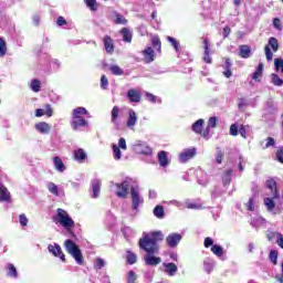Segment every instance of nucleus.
<instances>
[{
  "mask_svg": "<svg viewBox=\"0 0 283 283\" xmlns=\"http://www.w3.org/2000/svg\"><path fill=\"white\" fill-rule=\"evenodd\" d=\"M165 240V234L163 231H153L149 234H145L143 238L139 239L138 245L142 251L146 253H159L160 245L158 242H163Z\"/></svg>",
  "mask_w": 283,
  "mask_h": 283,
  "instance_id": "obj_1",
  "label": "nucleus"
},
{
  "mask_svg": "<svg viewBox=\"0 0 283 283\" xmlns=\"http://www.w3.org/2000/svg\"><path fill=\"white\" fill-rule=\"evenodd\" d=\"M53 222L61 224L69 232L75 227L74 219L62 208L56 209V214L53 216Z\"/></svg>",
  "mask_w": 283,
  "mask_h": 283,
  "instance_id": "obj_2",
  "label": "nucleus"
},
{
  "mask_svg": "<svg viewBox=\"0 0 283 283\" xmlns=\"http://www.w3.org/2000/svg\"><path fill=\"white\" fill-rule=\"evenodd\" d=\"M64 249L65 251L69 252L70 255H72V258L75 260L76 264H78L80 266H83V264H85V259L83 258V252H81V248H78V245L67 239L64 241Z\"/></svg>",
  "mask_w": 283,
  "mask_h": 283,
  "instance_id": "obj_3",
  "label": "nucleus"
},
{
  "mask_svg": "<svg viewBox=\"0 0 283 283\" xmlns=\"http://www.w3.org/2000/svg\"><path fill=\"white\" fill-rule=\"evenodd\" d=\"M277 52L280 50V42L275 38H269L268 45L264 46L265 59L266 61H273V52Z\"/></svg>",
  "mask_w": 283,
  "mask_h": 283,
  "instance_id": "obj_4",
  "label": "nucleus"
},
{
  "mask_svg": "<svg viewBox=\"0 0 283 283\" xmlns=\"http://www.w3.org/2000/svg\"><path fill=\"white\" fill-rule=\"evenodd\" d=\"M133 149L136 154L144 155V156H151V147H149L147 144L137 142L133 145Z\"/></svg>",
  "mask_w": 283,
  "mask_h": 283,
  "instance_id": "obj_5",
  "label": "nucleus"
},
{
  "mask_svg": "<svg viewBox=\"0 0 283 283\" xmlns=\"http://www.w3.org/2000/svg\"><path fill=\"white\" fill-rule=\"evenodd\" d=\"M181 240H182V234H180V233H170L166 238V244L170 249H176V247H178V244H180Z\"/></svg>",
  "mask_w": 283,
  "mask_h": 283,
  "instance_id": "obj_6",
  "label": "nucleus"
},
{
  "mask_svg": "<svg viewBox=\"0 0 283 283\" xmlns=\"http://www.w3.org/2000/svg\"><path fill=\"white\" fill-rule=\"evenodd\" d=\"M48 251L49 253H52L54 258H60L62 262H65V253H63V250L61 249V245L59 243H54V245L49 244Z\"/></svg>",
  "mask_w": 283,
  "mask_h": 283,
  "instance_id": "obj_7",
  "label": "nucleus"
},
{
  "mask_svg": "<svg viewBox=\"0 0 283 283\" xmlns=\"http://www.w3.org/2000/svg\"><path fill=\"white\" fill-rule=\"evenodd\" d=\"M157 253H147L144 256V262L146 266H158L160 262H163V259L160 256H155Z\"/></svg>",
  "mask_w": 283,
  "mask_h": 283,
  "instance_id": "obj_8",
  "label": "nucleus"
},
{
  "mask_svg": "<svg viewBox=\"0 0 283 283\" xmlns=\"http://www.w3.org/2000/svg\"><path fill=\"white\" fill-rule=\"evenodd\" d=\"M117 191L116 196L117 198H127L129 195V182L123 181L122 184H116Z\"/></svg>",
  "mask_w": 283,
  "mask_h": 283,
  "instance_id": "obj_9",
  "label": "nucleus"
},
{
  "mask_svg": "<svg viewBox=\"0 0 283 283\" xmlns=\"http://www.w3.org/2000/svg\"><path fill=\"white\" fill-rule=\"evenodd\" d=\"M132 209L136 211L140 207V192L136 188H130Z\"/></svg>",
  "mask_w": 283,
  "mask_h": 283,
  "instance_id": "obj_10",
  "label": "nucleus"
},
{
  "mask_svg": "<svg viewBox=\"0 0 283 283\" xmlns=\"http://www.w3.org/2000/svg\"><path fill=\"white\" fill-rule=\"evenodd\" d=\"M142 54L144 56V63H154V61L156 60V53L154 52V49L151 46H148L144 51H142Z\"/></svg>",
  "mask_w": 283,
  "mask_h": 283,
  "instance_id": "obj_11",
  "label": "nucleus"
},
{
  "mask_svg": "<svg viewBox=\"0 0 283 283\" xmlns=\"http://www.w3.org/2000/svg\"><path fill=\"white\" fill-rule=\"evenodd\" d=\"M54 115V109H52V105L45 104V111L42 108L35 109V116L36 118H41V116H48V118H52Z\"/></svg>",
  "mask_w": 283,
  "mask_h": 283,
  "instance_id": "obj_12",
  "label": "nucleus"
},
{
  "mask_svg": "<svg viewBox=\"0 0 283 283\" xmlns=\"http://www.w3.org/2000/svg\"><path fill=\"white\" fill-rule=\"evenodd\" d=\"M265 187L272 191L273 198H280V190H277V181H275V179H268L265 181Z\"/></svg>",
  "mask_w": 283,
  "mask_h": 283,
  "instance_id": "obj_13",
  "label": "nucleus"
},
{
  "mask_svg": "<svg viewBox=\"0 0 283 283\" xmlns=\"http://www.w3.org/2000/svg\"><path fill=\"white\" fill-rule=\"evenodd\" d=\"M71 127L76 132V129H80V127H87V120H85V118L82 116H73Z\"/></svg>",
  "mask_w": 283,
  "mask_h": 283,
  "instance_id": "obj_14",
  "label": "nucleus"
},
{
  "mask_svg": "<svg viewBox=\"0 0 283 283\" xmlns=\"http://www.w3.org/2000/svg\"><path fill=\"white\" fill-rule=\"evenodd\" d=\"M0 202H12L8 187L0 182Z\"/></svg>",
  "mask_w": 283,
  "mask_h": 283,
  "instance_id": "obj_15",
  "label": "nucleus"
},
{
  "mask_svg": "<svg viewBox=\"0 0 283 283\" xmlns=\"http://www.w3.org/2000/svg\"><path fill=\"white\" fill-rule=\"evenodd\" d=\"M195 156L196 148H187L179 156L180 163H187V160H191V158H193Z\"/></svg>",
  "mask_w": 283,
  "mask_h": 283,
  "instance_id": "obj_16",
  "label": "nucleus"
},
{
  "mask_svg": "<svg viewBox=\"0 0 283 283\" xmlns=\"http://www.w3.org/2000/svg\"><path fill=\"white\" fill-rule=\"evenodd\" d=\"M127 98H129L130 103H140L143 95L140 94V92L130 88L127 92Z\"/></svg>",
  "mask_w": 283,
  "mask_h": 283,
  "instance_id": "obj_17",
  "label": "nucleus"
},
{
  "mask_svg": "<svg viewBox=\"0 0 283 283\" xmlns=\"http://www.w3.org/2000/svg\"><path fill=\"white\" fill-rule=\"evenodd\" d=\"M210 48H211V44L209 43V40L205 39L203 40V61L205 63H209L211 64L213 62V60L211 59V55H209V52H210Z\"/></svg>",
  "mask_w": 283,
  "mask_h": 283,
  "instance_id": "obj_18",
  "label": "nucleus"
},
{
  "mask_svg": "<svg viewBox=\"0 0 283 283\" xmlns=\"http://www.w3.org/2000/svg\"><path fill=\"white\" fill-rule=\"evenodd\" d=\"M34 127L40 134H50L52 132V126L45 122L36 123Z\"/></svg>",
  "mask_w": 283,
  "mask_h": 283,
  "instance_id": "obj_19",
  "label": "nucleus"
},
{
  "mask_svg": "<svg viewBox=\"0 0 283 283\" xmlns=\"http://www.w3.org/2000/svg\"><path fill=\"white\" fill-rule=\"evenodd\" d=\"M104 48L107 54H114V40H112V36L109 35L104 36Z\"/></svg>",
  "mask_w": 283,
  "mask_h": 283,
  "instance_id": "obj_20",
  "label": "nucleus"
},
{
  "mask_svg": "<svg viewBox=\"0 0 283 283\" xmlns=\"http://www.w3.org/2000/svg\"><path fill=\"white\" fill-rule=\"evenodd\" d=\"M165 273H167V275H169L170 277H174V275H176V273H178V265H176V263H165Z\"/></svg>",
  "mask_w": 283,
  "mask_h": 283,
  "instance_id": "obj_21",
  "label": "nucleus"
},
{
  "mask_svg": "<svg viewBox=\"0 0 283 283\" xmlns=\"http://www.w3.org/2000/svg\"><path fill=\"white\" fill-rule=\"evenodd\" d=\"M239 56L241 59H249L251 56V46L242 44L239 46Z\"/></svg>",
  "mask_w": 283,
  "mask_h": 283,
  "instance_id": "obj_22",
  "label": "nucleus"
},
{
  "mask_svg": "<svg viewBox=\"0 0 283 283\" xmlns=\"http://www.w3.org/2000/svg\"><path fill=\"white\" fill-rule=\"evenodd\" d=\"M150 41L153 48H157V52H163V42L160 41V36L150 34Z\"/></svg>",
  "mask_w": 283,
  "mask_h": 283,
  "instance_id": "obj_23",
  "label": "nucleus"
},
{
  "mask_svg": "<svg viewBox=\"0 0 283 283\" xmlns=\"http://www.w3.org/2000/svg\"><path fill=\"white\" fill-rule=\"evenodd\" d=\"M231 180H233V169H228L224 171L222 177L223 187H228V185H231Z\"/></svg>",
  "mask_w": 283,
  "mask_h": 283,
  "instance_id": "obj_24",
  "label": "nucleus"
},
{
  "mask_svg": "<svg viewBox=\"0 0 283 283\" xmlns=\"http://www.w3.org/2000/svg\"><path fill=\"white\" fill-rule=\"evenodd\" d=\"M53 165L56 171H60V174H63V171H65V164H63V159H61V157L59 156L54 157Z\"/></svg>",
  "mask_w": 283,
  "mask_h": 283,
  "instance_id": "obj_25",
  "label": "nucleus"
},
{
  "mask_svg": "<svg viewBox=\"0 0 283 283\" xmlns=\"http://www.w3.org/2000/svg\"><path fill=\"white\" fill-rule=\"evenodd\" d=\"M138 122V117L136 116V112L134 111H129L128 112V119H127V127H134V125H136V123Z\"/></svg>",
  "mask_w": 283,
  "mask_h": 283,
  "instance_id": "obj_26",
  "label": "nucleus"
},
{
  "mask_svg": "<svg viewBox=\"0 0 283 283\" xmlns=\"http://www.w3.org/2000/svg\"><path fill=\"white\" fill-rule=\"evenodd\" d=\"M7 275L8 277H13V279L19 277V272L17 271V266H14V264L9 263L7 265Z\"/></svg>",
  "mask_w": 283,
  "mask_h": 283,
  "instance_id": "obj_27",
  "label": "nucleus"
},
{
  "mask_svg": "<svg viewBox=\"0 0 283 283\" xmlns=\"http://www.w3.org/2000/svg\"><path fill=\"white\" fill-rule=\"evenodd\" d=\"M262 72H264V64L259 63L255 72L252 75V78L256 81V83H260V78H262Z\"/></svg>",
  "mask_w": 283,
  "mask_h": 283,
  "instance_id": "obj_28",
  "label": "nucleus"
},
{
  "mask_svg": "<svg viewBox=\"0 0 283 283\" xmlns=\"http://www.w3.org/2000/svg\"><path fill=\"white\" fill-rule=\"evenodd\" d=\"M205 125V119H198L197 122H195L191 126L192 132H195V134H202V126Z\"/></svg>",
  "mask_w": 283,
  "mask_h": 283,
  "instance_id": "obj_29",
  "label": "nucleus"
},
{
  "mask_svg": "<svg viewBox=\"0 0 283 283\" xmlns=\"http://www.w3.org/2000/svg\"><path fill=\"white\" fill-rule=\"evenodd\" d=\"M158 160H159L160 167H167V165H169V159L167 158V151H164V150L159 151Z\"/></svg>",
  "mask_w": 283,
  "mask_h": 283,
  "instance_id": "obj_30",
  "label": "nucleus"
},
{
  "mask_svg": "<svg viewBox=\"0 0 283 283\" xmlns=\"http://www.w3.org/2000/svg\"><path fill=\"white\" fill-rule=\"evenodd\" d=\"M92 189H93V198H98L101 195V180L95 179L92 182Z\"/></svg>",
  "mask_w": 283,
  "mask_h": 283,
  "instance_id": "obj_31",
  "label": "nucleus"
},
{
  "mask_svg": "<svg viewBox=\"0 0 283 283\" xmlns=\"http://www.w3.org/2000/svg\"><path fill=\"white\" fill-rule=\"evenodd\" d=\"M274 200H277V198H264L263 202L268 209V211H273V209H275V201Z\"/></svg>",
  "mask_w": 283,
  "mask_h": 283,
  "instance_id": "obj_32",
  "label": "nucleus"
},
{
  "mask_svg": "<svg viewBox=\"0 0 283 283\" xmlns=\"http://www.w3.org/2000/svg\"><path fill=\"white\" fill-rule=\"evenodd\" d=\"M74 158H75V160L83 161V160H85V158H87V154L85 153V150L83 148H80L74 151Z\"/></svg>",
  "mask_w": 283,
  "mask_h": 283,
  "instance_id": "obj_33",
  "label": "nucleus"
},
{
  "mask_svg": "<svg viewBox=\"0 0 283 283\" xmlns=\"http://www.w3.org/2000/svg\"><path fill=\"white\" fill-rule=\"evenodd\" d=\"M120 32L123 41H125V43H132V31H129L127 28H123Z\"/></svg>",
  "mask_w": 283,
  "mask_h": 283,
  "instance_id": "obj_34",
  "label": "nucleus"
},
{
  "mask_svg": "<svg viewBox=\"0 0 283 283\" xmlns=\"http://www.w3.org/2000/svg\"><path fill=\"white\" fill-rule=\"evenodd\" d=\"M126 262H127V264H130V265L136 264V262H137L136 253L128 250L126 252Z\"/></svg>",
  "mask_w": 283,
  "mask_h": 283,
  "instance_id": "obj_35",
  "label": "nucleus"
},
{
  "mask_svg": "<svg viewBox=\"0 0 283 283\" xmlns=\"http://www.w3.org/2000/svg\"><path fill=\"white\" fill-rule=\"evenodd\" d=\"M30 87L32 90V92L39 93L41 92V81L34 78L31 81L30 83Z\"/></svg>",
  "mask_w": 283,
  "mask_h": 283,
  "instance_id": "obj_36",
  "label": "nucleus"
},
{
  "mask_svg": "<svg viewBox=\"0 0 283 283\" xmlns=\"http://www.w3.org/2000/svg\"><path fill=\"white\" fill-rule=\"evenodd\" d=\"M271 80H272V83H273L276 87H282V85H283V80L280 78V75H279V74L272 73V74H271Z\"/></svg>",
  "mask_w": 283,
  "mask_h": 283,
  "instance_id": "obj_37",
  "label": "nucleus"
},
{
  "mask_svg": "<svg viewBox=\"0 0 283 283\" xmlns=\"http://www.w3.org/2000/svg\"><path fill=\"white\" fill-rule=\"evenodd\" d=\"M154 216L159 219L165 218V208L163 206H156L154 209Z\"/></svg>",
  "mask_w": 283,
  "mask_h": 283,
  "instance_id": "obj_38",
  "label": "nucleus"
},
{
  "mask_svg": "<svg viewBox=\"0 0 283 283\" xmlns=\"http://www.w3.org/2000/svg\"><path fill=\"white\" fill-rule=\"evenodd\" d=\"M211 252L214 255H218V258H222V255L224 254V250H222V248L218 244L211 247Z\"/></svg>",
  "mask_w": 283,
  "mask_h": 283,
  "instance_id": "obj_39",
  "label": "nucleus"
},
{
  "mask_svg": "<svg viewBox=\"0 0 283 283\" xmlns=\"http://www.w3.org/2000/svg\"><path fill=\"white\" fill-rule=\"evenodd\" d=\"M48 190L50 191V193H53V196H59V186H56V184L50 181L48 185Z\"/></svg>",
  "mask_w": 283,
  "mask_h": 283,
  "instance_id": "obj_40",
  "label": "nucleus"
},
{
  "mask_svg": "<svg viewBox=\"0 0 283 283\" xmlns=\"http://www.w3.org/2000/svg\"><path fill=\"white\" fill-rule=\"evenodd\" d=\"M109 71L112 72V74H114V76H123L124 74L123 69H120V66L118 65H112L109 67Z\"/></svg>",
  "mask_w": 283,
  "mask_h": 283,
  "instance_id": "obj_41",
  "label": "nucleus"
},
{
  "mask_svg": "<svg viewBox=\"0 0 283 283\" xmlns=\"http://www.w3.org/2000/svg\"><path fill=\"white\" fill-rule=\"evenodd\" d=\"M113 156L115 160H120L123 158V153L120 151V147L117 145H113Z\"/></svg>",
  "mask_w": 283,
  "mask_h": 283,
  "instance_id": "obj_42",
  "label": "nucleus"
},
{
  "mask_svg": "<svg viewBox=\"0 0 283 283\" xmlns=\"http://www.w3.org/2000/svg\"><path fill=\"white\" fill-rule=\"evenodd\" d=\"M8 52V45L6 44V40L0 38V57L6 56Z\"/></svg>",
  "mask_w": 283,
  "mask_h": 283,
  "instance_id": "obj_43",
  "label": "nucleus"
},
{
  "mask_svg": "<svg viewBox=\"0 0 283 283\" xmlns=\"http://www.w3.org/2000/svg\"><path fill=\"white\" fill-rule=\"evenodd\" d=\"M166 39L169 43H171V45L176 50V52H178L180 50V42H178V40H176L175 38H171L169 35Z\"/></svg>",
  "mask_w": 283,
  "mask_h": 283,
  "instance_id": "obj_44",
  "label": "nucleus"
},
{
  "mask_svg": "<svg viewBox=\"0 0 283 283\" xmlns=\"http://www.w3.org/2000/svg\"><path fill=\"white\" fill-rule=\"evenodd\" d=\"M85 3L92 12H96V10H98V4L96 3V0H85Z\"/></svg>",
  "mask_w": 283,
  "mask_h": 283,
  "instance_id": "obj_45",
  "label": "nucleus"
},
{
  "mask_svg": "<svg viewBox=\"0 0 283 283\" xmlns=\"http://www.w3.org/2000/svg\"><path fill=\"white\" fill-rule=\"evenodd\" d=\"M118 114H120V108L118 106H114L112 109V123H116Z\"/></svg>",
  "mask_w": 283,
  "mask_h": 283,
  "instance_id": "obj_46",
  "label": "nucleus"
},
{
  "mask_svg": "<svg viewBox=\"0 0 283 283\" xmlns=\"http://www.w3.org/2000/svg\"><path fill=\"white\" fill-rule=\"evenodd\" d=\"M85 114H87L85 107H77L73 111V116H85Z\"/></svg>",
  "mask_w": 283,
  "mask_h": 283,
  "instance_id": "obj_47",
  "label": "nucleus"
},
{
  "mask_svg": "<svg viewBox=\"0 0 283 283\" xmlns=\"http://www.w3.org/2000/svg\"><path fill=\"white\" fill-rule=\"evenodd\" d=\"M137 280L138 276L136 275V273L134 271H129L127 276V283H136Z\"/></svg>",
  "mask_w": 283,
  "mask_h": 283,
  "instance_id": "obj_48",
  "label": "nucleus"
},
{
  "mask_svg": "<svg viewBox=\"0 0 283 283\" xmlns=\"http://www.w3.org/2000/svg\"><path fill=\"white\" fill-rule=\"evenodd\" d=\"M276 160L283 165V146H280L279 149L276 150Z\"/></svg>",
  "mask_w": 283,
  "mask_h": 283,
  "instance_id": "obj_49",
  "label": "nucleus"
},
{
  "mask_svg": "<svg viewBox=\"0 0 283 283\" xmlns=\"http://www.w3.org/2000/svg\"><path fill=\"white\" fill-rule=\"evenodd\" d=\"M274 66H275L276 71L281 70V72L283 74V60L282 59H274Z\"/></svg>",
  "mask_w": 283,
  "mask_h": 283,
  "instance_id": "obj_50",
  "label": "nucleus"
},
{
  "mask_svg": "<svg viewBox=\"0 0 283 283\" xmlns=\"http://www.w3.org/2000/svg\"><path fill=\"white\" fill-rule=\"evenodd\" d=\"M270 262L273 264H277V251L276 250L270 251Z\"/></svg>",
  "mask_w": 283,
  "mask_h": 283,
  "instance_id": "obj_51",
  "label": "nucleus"
},
{
  "mask_svg": "<svg viewBox=\"0 0 283 283\" xmlns=\"http://www.w3.org/2000/svg\"><path fill=\"white\" fill-rule=\"evenodd\" d=\"M248 211H255V201L253 198H250L249 201L245 203Z\"/></svg>",
  "mask_w": 283,
  "mask_h": 283,
  "instance_id": "obj_52",
  "label": "nucleus"
},
{
  "mask_svg": "<svg viewBox=\"0 0 283 283\" xmlns=\"http://www.w3.org/2000/svg\"><path fill=\"white\" fill-rule=\"evenodd\" d=\"M108 85H109V81L107 80V76L102 75L101 76V87H102V90H107Z\"/></svg>",
  "mask_w": 283,
  "mask_h": 283,
  "instance_id": "obj_53",
  "label": "nucleus"
},
{
  "mask_svg": "<svg viewBox=\"0 0 283 283\" xmlns=\"http://www.w3.org/2000/svg\"><path fill=\"white\" fill-rule=\"evenodd\" d=\"M115 23H117L119 25H126L127 19H125V17H123L120 14H116Z\"/></svg>",
  "mask_w": 283,
  "mask_h": 283,
  "instance_id": "obj_54",
  "label": "nucleus"
},
{
  "mask_svg": "<svg viewBox=\"0 0 283 283\" xmlns=\"http://www.w3.org/2000/svg\"><path fill=\"white\" fill-rule=\"evenodd\" d=\"M265 140L266 144L264 149H269V147H275V139L273 137H268Z\"/></svg>",
  "mask_w": 283,
  "mask_h": 283,
  "instance_id": "obj_55",
  "label": "nucleus"
},
{
  "mask_svg": "<svg viewBox=\"0 0 283 283\" xmlns=\"http://www.w3.org/2000/svg\"><path fill=\"white\" fill-rule=\"evenodd\" d=\"M218 126V118L217 117H210L208 120V127L216 128Z\"/></svg>",
  "mask_w": 283,
  "mask_h": 283,
  "instance_id": "obj_56",
  "label": "nucleus"
},
{
  "mask_svg": "<svg viewBox=\"0 0 283 283\" xmlns=\"http://www.w3.org/2000/svg\"><path fill=\"white\" fill-rule=\"evenodd\" d=\"M203 247L206 249H209L210 247H213V239H211V237H207L203 241Z\"/></svg>",
  "mask_w": 283,
  "mask_h": 283,
  "instance_id": "obj_57",
  "label": "nucleus"
},
{
  "mask_svg": "<svg viewBox=\"0 0 283 283\" xmlns=\"http://www.w3.org/2000/svg\"><path fill=\"white\" fill-rule=\"evenodd\" d=\"M230 136H238V124H232L230 126Z\"/></svg>",
  "mask_w": 283,
  "mask_h": 283,
  "instance_id": "obj_58",
  "label": "nucleus"
},
{
  "mask_svg": "<svg viewBox=\"0 0 283 283\" xmlns=\"http://www.w3.org/2000/svg\"><path fill=\"white\" fill-rule=\"evenodd\" d=\"M20 224L21 227H28V217L24 213L20 214Z\"/></svg>",
  "mask_w": 283,
  "mask_h": 283,
  "instance_id": "obj_59",
  "label": "nucleus"
},
{
  "mask_svg": "<svg viewBox=\"0 0 283 283\" xmlns=\"http://www.w3.org/2000/svg\"><path fill=\"white\" fill-rule=\"evenodd\" d=\"M118 145L120 147V149H123L124 151L127 150V142L125 140V138H119L118 140Z\"/></svg>",
  "mask_w": 283,
  "mask_h": 283,
  "instance_id": "obj_60",
  "label": "nucleus"
},
{
  "mask_svg": "<svg viewBox=\"0 0 283 283\" xmlns=\"http://www.w3.org/2000/svg\"><path fill=\"white\" fill-rule=\"evenodd\" d=\"M56 25H67V20H65V18H63L62 15L57 17L56 20Z\"/></svg>",
  "mask_w": 283,
  "mask_h": 283,
  "instance_id": "obj_61",
  "label": "nucleus"
},
{
  "mask_svg": "<svg viewBox=\"0 0 283 283\" xmlns=\"http://www.w3.org/2000/svg\"><path fill=\"white\" fill-rule=\"evenodd\" d=\"M229 34H231V27L230 25H226L223 28V39H228Z\"/></svg>",
  "mask_w": 283,
  "mask_h": 283,
  "instance_id": "obj_62",
  "label": "nucleus"
},
{
  "mask_svg": "<svg viewBox=\"0 0 283 283\" xmlns=\"http://www.w3.org/2000/svg\"><path fill=\"white\" fill-rule=\"evenodd\" d=\"M273 25L276 30H282V24H281L280 18L273 19Z\"/></svg>",
  "mask_w": 283,
  "mask_h": 283,
  "instance_id": "obj_63",
  "label": "nucleus"
},
{
  "mask_svg": "<svg viewBox=\"0 0 283 283\" xmlns=\"http://www.w3.org/2000/svg\"><path fill=\"white\" fill-rule=\"evenodd\" d=\"M276 238H277L276 244L283 249V235H282V233L279 232L276 234Z\"/></svg>",
  "mask_w": 283,
  "mask_h": 283,
  "instance_id": "obj_64",
  "label": "nucleus"
}]
</instances>
